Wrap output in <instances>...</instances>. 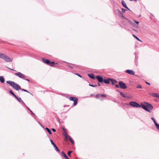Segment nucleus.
<instances>
[{
	"label": "nucleus",
	"instance_id": "nucleus-47",
	"mask_svg": "<svg viewBox=\"0 0 159 159\" xmlns=\"http://www.w3.org/2000/svg\"><path fill=\"white\" fill-rule=\"evenodd\" d=\"M93 94H91V96H93Z\"/></svg>",
	"mask_w": 159,
	"mask_h": 159
},
{
	"label": "nucleus",
	"instance_id": "nucleus-41",
	"mask_svg": "<svg viewBox=\"0 0 159 159\" xmlns=\"http://www.w3.org/2000/svg\"><path fill=\"white\" fill-rule=\"evenodd\" d=\"M25 80H27V81H30V80L29 79H25Z\"/></svg>",
	"mask_w": 159,
	"mask_h": 159
},
{
	"label": "nucleus",
	"instance_id": "nucleus-28",
	"mask_svg": "<svg viewBox=\"0 0 159 159\" xmlns=\"http://www.w3.org/2000/svg\"><path fill=\"white\" fill-rule=\"evenodd\" d=\"M137 88L138 89H142V86L141 85H138L137 86Z\"/></svg>",
	"mask_w": 159,
	"mask_h": 159
},
{
	"label": "nucleus",
	"instance_id": "nucleus-37",
	"mask_svg": "<svg viewBox=\"0 0 159 159\" xmlns=\"http://www.w3.org/2000/svg\"><path fill=\"white\" fill-rule=\"evenodd\" d=\"M115 86L116 87V88H119V86L118 85V84H116L115 85Z\"/></svg>",
	"mask_w": 159,
	"mask_h": 159
},
{
	"label": "nucleus",
	"instance_id": "nucleus-16",
	"mask_svg": "<svg viewBox=\"0 0 159 159\" xmlns=\"http://www.w3.org/2000/svg\"><path fill=\"white\" fill-rule=\"evenodd\" d=\"M88 75L91 79H95L94 75L93 74H89Z\"/></svg>",
	"mask_w": 159,
	"mask_h": 159
},
{
	"label": "nucleus",
	"instance_id": "nucleus-1",
	"mask_svg": "<svg viewBox=\"0 0 159 159\" xmlns=\"http://www.w3.org/2000/svg\"><path fill=\"white\" fill-rule=\"evenodd\" d=\"M130 106L140 108L141 107L145 110L150 112V110H152L153 108V106L147 102H144L141 104V106L135 102H131L129 103Z\"/></svg>",
	"mask_w": 159,
	"mask_h": 159
},
{
	"label": "nucleus",
	"instance_id": "nucleus-43",
	"mask_svg": "<svg viewBox=\"0 0 159 159\" xmlns=\"http://www.w3.org/2000/svg\"><path fill=\"white\" fill-rule=\"evenodd\" d=\"M30 111L32 114H34V113L32 112V111L31 110H30Z\"/></svg>",
	"mask_w": 159,
	"mask_h": 159
},
{
	"label": "nucleus",
	"instance_id": "nucleus-35",
	"mask_svg": "<svg viewBox=\"0 0 159 159\" xmlns=\"http://www.w3.org/2000/svg\"><path fill=\"white\" fill-rule=\"evenodd\" d=\"M70 151H69L67 152V155H68V156H70Z\"/></svg>",
	"mask_w": 159,
	"mask_h": 159
},
{
	"label": "nucleus",
	"instance_id": "nucleus-26",
	"mask_svg": "<svg viewBox=\"0 0 159 159\" xmlns=\"http://www.w3.org/2000/svg\"><path fill=\"white\" fill-rule=\"evenodd\" d=\"M70 142H71L73 144H74V142L73 140L71 138H70Z\"/></svg>",
	"mask_w": 159,
	"mask_h": 159
},
{
	"label": "nucleus",
	"instance_id": "nucleus-45",
	"mask_svg": "<svg viewBox=\"0 0 159 159\" xmlns=\"http://www.w3.org/2000/svg\"><path fill=\"white\" fill-rule=\"evenodd\" d=\"M72 152V151H70V154L71 152Z\"/></svg>",
	"mask_w": 159,
	"mask_h": 159
},
{
	"label": "nucleus",
	"instance_id": "nucleus-29",
	"mask_svg": "<svg viewBox=\"0 0 159 159\" xmlns=\"http://www.w3.org/2000/svg\"><path fill=\"white\" fill-rule=\"evenodd\" d=\"M21 90L24 91H25V92H27V93H30V92L26 90H25V89H21Z\"/></svg>",
	"mask_w": 159,
	"mask_h": 159
},
{
	"label": "nucleus",
	"instance_id": "nucleus-44",
	"mask_svg": "<svg viewBox=\"0 0 159 159\" xmlns=\"http://www.w3.org/2000/svg\"><path fill=\"white\" fill-rule=\"evenodd\" d=\"M122 10L123 11H125V10L123 9H122Z\"/></svg>",
	"mask_w": 159,
	"mask_h": 159
},
{
	"label": "nucleus",
	"instance_id": "nucleus-12",
	"mask_svg": "<svg viewBox=\"0 0 159 159\" xmlns=\"http://www.w3.org/2000/svg\"><path fill=\"white\" fill-rule=\"evenodd\" d=\"M111 79L108 78L107 79H105L103 80V82L106 84H109L110 82Z\"/></svg>",
	"mask_w": 159,
	"mask_h": 159
},
{
	"label": "nucleus",
	"instance_id": "nucleus-20",
	"mask_svg": "<svg viewBox=\"0 0 159 159\" xmlns=\"http://www.w3.org/2000/svg\"><path fill=\"white\" fill-rule=\"evenodd\" d=\"M9 92L11 94H12L15 97H15H16V95L13 93V92H12V90H10Z\"/></svg>",
	"mask_w": 159,
	"mask_h": 159
},
{
	"label": "nucleus",
	"instance_id": "nucleus-3",
	"mask_svg": "<svg viewBox=\"0 0 159 159\" xmlns=\"http://www.w3.org/2000/svg\"><path fill=\"white\" fill-rule=\"evenodd\" d=\"M42 60L44 63L51 66H54L55 64H57V63H55L53 61H51L44 58H42Z\"/></svg>",
	"mask_w": 159,
	"mask_h": 159
},
{
	"label": "nucleus",
	"instance_id": "nucleus-48",
	"mask_svg": "<svg viewBox=\"0 0 159 159\" xmlns=\"http://www.w3.org/2000/svg\"><path fill=\"white\" fill-rule=\"evenodd\" d=\"M11 69V70H13V69Z\"/></svg>",
	"mask_w": 159,
	"mask_h": 159
},
{
	"label": "nucleus",
	"instance_id": "nucleus-9",
	"mask_svg": "<svg viewBox=\"0 0 159 159\" xmlns=\"http://www.w3.org/2000/svg\"><path fill=\"white\" fill-rule=\"evenodd\" d=\"M126 72L127 73L131 74V75H134L135 74L134 71L131 70H126Z\"/></svg>",
	"mask_w": 159,
	"mask_h": 159
},
{
	"label": "nucleus",
	"instance_id": "nucleus-4",
	"mask_svg": "<svg viewBox=\"0 0 159 159\" xmlns=\"http://www.w3.org/2000/svg\"><path fill=\"white\" fill-rule=\"evenodd\" d=\"M70 100L74 102L73 106H74L77 104L78 99L77 98L70 97Z\"/></svg>",
	"mask_w": 159,
	"mask_h": 159
},
{
	"label": "nucleus",
	"instance_id": "nucleus-27",
	"mask_svg": "<svg viewBox=\"0 0 159 159\" xmlns=\"http://www.w3.org/2000/svg\"><path fill=\"white\" fill-rule=\"evenodd\" d=\"M15 98H16V99L20 102V101L21 100V99L20 98H18L17 96L16 97H15Z\"/></svg>",
	"mask_w": 159,
	"mask_h": 159
},
{
	"label": "nucleus",
	"instance_id": "nucleus-33",
	"mask_svg": "<svg viewBox=\"0 0 159 159\" xmlns=\"http://www.w3.org/2000/svg\"><path fill=\"white\" fill-rule=\"evenodd\" d=\"M50 141L51 142V143L52 144H53L54 143L53 142V141H52V140L50 139Z\"/></svg>",
	"mask_w": 159,
	"mask_h": 159
},
{
	"label": "nucleus",
	"instance_id": "nucleus-15",
	"mask_svg": "<svg viewBox=\"0 0 159 159\" xmlns=\"http://www.w3.org/2000/svg\"><path fill=\"white\" fill-rule=\"evenodd\" d=\"M0 81L2 83H4L5 82V80L4 77L2 76H0Z\"/></svg>",
	"mask_w": 159,
	"mask_h": 159
},
{
	"label": "nucleus",
	"instance_id": "nucleus-36",
	"mask_svg": "<svg viewBox=\"0 0 159 159\" xmlns=\"http://www.w3.org/2000/svg\"><path fill=\"white\" fill-rule=\"evenodd\" d=\"M146 83L148 85H150V83H149L148 82H147V81H146Z\"/></svg>",
	"mask_w": 159,
	"mask_h": 159
},
{
	"label": "nucleus",
	"instance_id": "nucleus-24",
	"mask_svg": "<svg viewBox=\"0 0 159 159\" xmlns=\"http://www.w3.org/2000/svg\"><path fill=\"white\" fill-rule=\"evenodd\" d=\"M120 95L122 96L124 98H125L126 97V96H125V95L123 93H122L121 92H120Z\"/></svg>",
	"mask_w": 159,
	"mask_h": 159
},
{
	"label": "nucleus",
	"instance_id": "nucleus-31",
	"mask_svg": "<svg viewBox=\"0 0 159 159\" xmlns=\"http://www.w3.org/2000/svg\"><path fill=\"white\" fill-rule=\"evenodd\" d=\"M99 94H97L96 96V98L98 99L99 98Z\"/></svg>",
	"mask_w": 159,
	"mask_h": 159
},
{
	"label": "nucleus",
	"instance_id": "nucleus-32",
	"mask_svg": "<svg viewBox=\"0 0 159 159\" xmlns=\"http://www.w3.org/2000/svg\"><path fill=\"white\" fill-rule=\"evenodd\" d=\"M89 85L91 86H92V87H95L97 86L96 85H92V84H89Z\"/></svg>",
	"mask_w": 159,
	"mask_h": 159
},
{
	"label": "nucleus",
	"instance_id": "nucleus-13",
	"mask_svg": "<svg viewBox=\"0 0 159 159\" xmlns=\"http://www.w3.org/2000/svg\"><path fill=\"white\" fill-rule=\"evenodd\" d=\"M61 154L66 159H69L68 157L63 152H61Z\"/></svg>",
	"mask_w": 159,
	"mask_h": 159
},
{
	"label": "nucleus",
	"instance_id": "nucleus-18",
	"mask_svg": "<svg viewBox=\"0 0 159 159\" xmlns=\"http://www.w3.org/2000/svg\"><path fill=\"white\" fill-rule=\"evenodd\" d=\"M110 81L111 82L112 84H115L117 82V81L116 80L112 79H111Z\"/></svg>",
	"mask_w": 159,
	"mask_h": 159
},
{
	"label": "nucleus",
	"instance_id": "nucleus-38",
	"mask_svg": "<svg viewBox=\"0 0 159 159\" xmlns=\"http://www.w3.org/2000/svg\"><path fill=\"white\" fill-rule=\"evenodd\" d=\"M134 21L138 25L139 24V22L138 21Z\"/></svg>",
	"mask_w": 159,
	"mask_h": 159
},
{
	"label": "nucleus",
	"instance_id": "nucleus-25",
	"mask_svg": "<svg viewBox=\"0 0 159 159\" xmlns=\"http://www.w3.org/2000/svg\"><path fill=\"white\" fill-rule=\"evenodd\" d=\"M155 125L157 129L159 130V124H157V123Z\"/></svg>",
	"mask_w": 159,
	"mask_h": 159
},
{
	"label": "nucleus",
	"instance_id": "nucleus-10",
	"mask_svg": "<svg viewBox=\"0 0 159 159\" xmlns=\"http://www.w3.org/2000/svg\"><path fill=\"white\" fill-rule=\"evenodd\" d=\"M96 77L100 82L102 83L103 82L104 80L102 77L99 76H97Z\"/></svg>",
	"mask_w": 159,
	"mask_h": 159
},
{
	"label": "nucleus",
	"instance_id": "nucleus-5",
	"mask_svg": "<svg viewBox=\"0 0 159 159\" xmlns=\"http://www.w3.org/2000/svg\"><path fill=\"white\" fill-rule=\"evenodd\" d=\"M63 130L64 131V133H63V135L65 137V139H64L65 141H67L68 139H70V137L67 134L66 132V129L63 128Z\"/></svg>",
	"mask_w": 159,
	"mask_h": 159
},
{
	"label": "nucleus",
	"instance_id": "nucleus-34",
	"mask_svg": "<svg viewBox=\"0 0 159 159\" xmlns=\"http://www.w3.org/2000/svg\"><path fill=\"white\" fill-rule=\"evenodd\" d=\"M52 130L54 132H55L56 131L55 129L53 128L52 129Z\"/></svg>",
	"mask_w": 159,
	"mask_h": 159
},
{
	"label": "nucleus",
	"instance_id": "nucleus-49",
	"mask_svg": "<svg viewBox=\"0 0 159 159\" xmlns=\"http://www.w3.org/2000/svg\"><path fill=\"white\" fill-rule=\"evenodd\" d=\"M98 85H100V84H98Z\"/></svg>",
	"mask_w": 159,
	"mask_h": 159
},
{
	"label": "nucleus",
	"instance_id": "nucleus-46",
	"mask_svg": "<svg viewBox=\"0 0 159 159\" xmlns=\"http://www.w3.org/2000/svg\"><path fill=\"white\" fill-rule=\"evenodd\" d=\"M28 109L30 111V110L29 108H28Z\"/></svg>",
	"mask_w": 159,
	"mask_h": 159
},
{
	"label": "nucleus",
	"instance_id": "nucleus-17",
	"mask_svg": "<svg viewBox=\"0 0 159 159\" xmlns=\"http://www.w3.org/2000/svg\"><path fill=\"white\" fill-rule=\"evenodd\" d=\"M54 148H55V149L57 151V152H59L60 151L58 149V148H57V146H56V144H55V143H53V144H52Z\"/></svg>",
	"mask_w": 159,
	"mask_h": 159
},
{
	"label": "nucleus",
	"instance_id": "nucleus-6",
	"mask_svg": "<svg viewBox=\"0 0 159 159\" xmlns=\"http://www.w3.org/2000/svg\"><path fill=\"white\" fill-rule=\"evenodd\" d=\"M15 74L19 77L24 79H25V75L20 72L15 73Z\"/></svg>",
	"mask_w": 159,
	"mask_h": 159
},
{
	"label": "nucleus",
	"instance_id": "nucleus-22",
	"mask_svg": "<svg viewBox=\"0 0 159 159\" xmlns=\"http://www.w3.org/2000/svg\"><path fill=\"white\" fill-rule=\"evenodd\" d=\"M133 36L134 37L135 39H136L138 41H140L141 42H142V41L140 40L137 37H136L135 35L133 34Z\"/></svg>",
	"mask_w": 159,
	"mask_h": 159
},
{
	"label": "nucleus",
	"instance_id": "nucleus-30",
	"mask_svg": "<svg viewBox=\"0 0 159 159\" xmlns=\"http://www.w3.org/2000/svg\"><path fill=\"white\" fill-rule=\"evenodd\" d=\"M101 96L102 97H104L105 98H106L107 97L106 95L105 94H101Z\"/></svg>",
	"mask_w": 159,
	"mask_h": 159
},
{
	"label": "nucleus",
	"instance_id": "nucleus-2",
	"mask_svg": "<svg viewBox=\"0 0 159 159\" xmlns=\"http://www.w3.org/2000/svg\"><path fill=\"white\" fill-rule=\"evenodd\" d=\"M7 83H8L12 86L14 89L16 90L21 89L20 87V86L15 83V82L11 81H6Z\"/></svg>",
	"mask_w": 159,
	"mask_h": 159
},
{
	"label": "nucleus",
	"instance_id": "nucleus-21",
	"mask_svg": "<svg viewBox=\"0 0 159 159\" xmlns=\"http://www.w3.org/2000/svg\"><path fill=\"white\" fill-rule=\"evenodd\" d=\"M5 54L0 52V58L2 59L4 56Z\"/></svg>",
	"mask_w": 159,
	"mask_h": 159
},
{
	"label": "nucleus",
	"instance_id": "nucleus-39",
	"mask_svg": "<svg viewBox=\"0 0 159 159\" xmlns=\"http://www.w3.org/2000/svg\"><path fill=\"white\" fill-rule=\"evenodd\" d=\"M129 1H134L135 2H136L138 0H129Z\"/></svg>",
	"mask_w": 159,
	"mask_h": 159
},
{
	"label": "nucleus",
	"instance_id": "nucleus-8",
	"mask_svg": "<svg viewBox=\"0 0 159 159\" xmlns=\"http://www.w3.org/2000/svg\"><path fill=\"white\" fill-rule=\"evenodd\" d=\"M2 59H4L7 62H10L11 61V58L5 54Z\"/></svg>",
	"mask_w": 159,
	"mask_h": 159
},
{
	"label": "nucleus",
	"instance_id": "nucleus-11",
	"mask_svg": "<svg viewBox=\"0 0 159 159\" xmlns=\"http://www.w3.org/2000/svg\"><path fill=\"white\" fill-rule=\"evenodd\" d=\"M151 96L152 97H154L156 98H159V94L156 93H152L150 94Z\"/></svg>",
	"mask_w": 159,
	"mask_h": 159
},
{
	"label": "nucleus",
	"instance_id": "nucleus-14",
	"mask_svg": "<svg viewBox=\"0 0 159 159\" xmlns=\"http://www.w3.org/2000/svg\"><path fill=\"white\" fill-rule=\"evenodd\" d=\"M121 3H122V4L123 5V6L125 7V8H126L127 9H129L125 3V2L124 1H122Z\"/></svg>",
	"mask_w": 159,
	"mask_h": 159
},
{
	"label": "nucleus",
	"instance_id": "nucleus-19",
	"mask_svg": "<svg viewBox=\"0 0 159 159\" xmlns=\"http://www.w3.org/2000/svg\"><path fill=\"white\" fill-rule=\"evenodd\" d=\"M45 129L49 133V134H52L51 131L48 128H46Z\"/></svg>",
	"mask_w": 159,
	"mask_h": 159
},
{
	"label": "nucleus",
	"instance_id": "nucleus-42",
	"mask_svg": "<svg viewBox=\"0 0 159 159\" xmlns=\"http://www.w3.org/2000/svg\"><path fill=\"white\" fill-rule=\"evenodd\" d=\"M30 111L32 114H34V113L32 112V111L31 110H30Z\"/></svg>",
	"mask_w": 159,
	"mask_h": 159
},
{
	"label": "nucleus",
	"instance_id": "nucleus-40",
	"mask_svg": "<svg viewBox=\"0 0 159 159\" xmlns=\"http://www.w3.org/2000/svg\"><path fill=\"white\" fill-rule=\"evenodd\" d=\"M76 75H78L79 76L81 77V76L80 75H79L78 74H76Z\"/></svg>",
	"mask_w": 159,
	"mask_h": 159
},
{
	"label": "nucleus",
	"instance_id": "nucleus-23",
	"mask_svg": "<svg viewBox=\"0 0 159 159\" xmlns=\"http://www.w3.org/2000/svg\"><path fill=\"white\" fill-rule=\"evenodd\" d=\"M151 119L153 121L155 125L157 123L155 120V119L153 117H152Z\"/></svg>",
	"mask_w": 159,
	"mask_h": 159
},
{
	"label": "nucleus",
	"instance_id": "nucleus-7",
	"mask_svg": "<svg viewBox=\"0 0 159 159\" xmlns=\"http://www.w3.org/2000/svg\"><path fill=\"white\" fill-rule=\"evenodd\" d=\"M119 85L120 87L122 89H125L127 88V86L125 84L121 81L119 82Z\"/></svg>",
	"mask_w": 159,
	"mask_h": 159
}]
</instances>
